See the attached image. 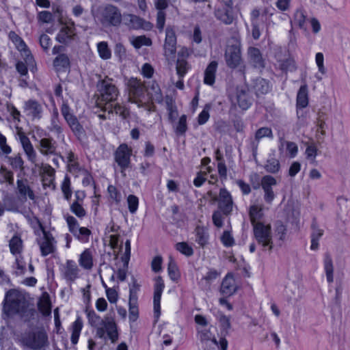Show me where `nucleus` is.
<instances>
[{
  "mask_svg": "<svg viewBox=\"0 0 350 350\" xmlns=\"http://www.w3.org/2000/svg\"><path fill=\"white\" fill-rule=\"evenodd\" d=\"M167 273L171 280L177 282L180 278V273L175 261L171 259L167 266Z\"/></svg>",
  "mask_w": 350,
  "mask_h": 350,
  "instance_id": "obj_45",
  "label": "nucleus"
},
{
  "mask_svg": "<svg viewBox=\"0 0 350 350\" xmlns=\"http://www.w3.org/2000/svg\"><path fill=\"white\" fill-rule=\"evenodd\" d=\"M128 208L131 213H135L137 211L139 206V198L133 194H131L127 198Z\"/></svg>",
  "mask_w": 350,
  "mask_h": 350,
  "instance_id": "obj_57",
  "label": "nucleus"
},
{
  "mask_svg": "<svg viewBox=\"0 0 350 350\" xmlns=\"http://www.w3.org/2000/svg\"><path fill=\"white\" fill-rule=\"evenodd\" d=\"M274 233L275 236L278 238V241H281L280 246L286 240L287 235V226L280 220L275 221L274 224Z\"/></svg>",
  "mask_w": 350,
  "mask_h": 350,
  "instance_id": "obj_38",
  "label": "nucleus"
},
{
  "mask_svg": "<svg viewBox=\"0 0 350 350\" xmlns=\"http://www.w3.org/2000/svg\"><path fill=\"white\" fill-rule=\"evenodd\" d=\"M233 208V200L230 193L226 188H221L219 193L218 209L224 215L231 214Z\"/></svg>",
  "mask_w": 350,
  "mask_h": 350,
  "instance_id": "obj_13",
  "label": "nucleus"
},
{
  "mask_svg": "<svg viewBox=\"0 0 350 350\" xmlns=\"http://www.w3.org/2000/svg\"><path fill=\"white\" fill-rule=\"evenodd\" d=\"M59 271L62 278L70 284L79 277V269L73 260H67L66 264L60 267Z\"/></svg>",
  "mask_w": 350,
  "mask_h": 350,
  "instance_id": "obj_11",
  "label": "nucleus"
},
{
  "mask_svg": "<svg viewBox=\"0 0 350 350\" xmlns=\"http://www.w3.org/2000/svg\"><path fill=\"white\" fill-rule=\"evenodd\" d=\"M252 227L254 237L257 243L262 246L263 250L271 251L273 248V242L271 225L259 221Z\"/></svg>",
  "mask_w": 350,
  "mask_h": 350,
  "instance_id": "obj_4",
  "label": "nucleus"
},
{
  "mask_svg": "<svg viewBox=\"0 0 350 350\" xmlns=\"http://www.w3.org/2000/svg\"><path fill=\"white\" fill-rule=\"evenodd\" d=\"M79 263L85 269H90L93 267L92 252L89 249L85 250L80 255Z\"/></svg>",
  "mask_w": 350,
  "mask_h": 350,
  "instance_id": "obj_41",
  "label": "nucleus"
},
{
  "mask_svg": "<svg viewBox=\"0 0 350 350\" xmlns=\"http://www.w3.org/2000/svg\"><path fill=\"white\" fill-rule=\"evenodd\" d=\"M221 241L222 244L226 247H230L234 245V239L231 234L230 231L225 230L224 231L222 235L221 236Z\"/></svg>",
  "mask_w": 350,
  "mask_h": 350,
  "instance_id": "obj_60",
  "label": "nucleus"
},
{
  "mask_svg": "<svg viewBox=\"0 0 350 350\" xmlns=\"http://www.w3.org/2000/svg\"><path fill=\"white\" fill-rule=\"evenodd\" d=\"M17 185V190L20 196L23 198H26L27 196L31 200H34L35 195L33 190L30 188L29 185L27 184V180L26 179H18L16 181Z\"/></svg>",
  "mask_w": 350,
  "mask_h": 350,
  "instance_id": "obj_34",
  "label": "nucleus"
},
{
  "mask_svg": "<svg viewBox=\"0 0 350 350\" xmlns=\"http://www.w3.org/2000/svg\"><path fill=\"white\" fill-rule=\"evenodd\" d=\"M40 252L42 256H46L50 254H53L55 250L54 243L49 241H42L40 245Z\"/></svg>",
  "mask_w": 350,
  "mask_h": 350,
  "instance_id": "obj_55",
  "label": "nucleus"
},
{
  "mask_svg": "<svg viewBox=\"0 0 350 350\" xmlns=\"http://www.w3.org/2000/svg\"><path fill=\"white\" fill-rule=\"evenodd\" d=\"M139 318L138 304L129 303V319L130 322H135Z\"/></svg>",
  "mask_w": 350,
  "mask_h": 350,
  "instance_id": "obj_59",
  "label": "nucleus"
},
{
  "mask_svg": "<svg viewBox=\"0 0 350 350\" xmlns=\"http://www.w3.org/2000/svg\"><path fill=\"white\" fill-rule=\"evenodd\" d=\"M20 315L24 318L25 322H29L35 319L36 315V310L35 308H29V304L25 306V310L24 312H21Z\"/></svg>",
  "mask_w": 350,
  "mask_h": 350,
  "instance_id": "obj_61",
  "label": "nucleus"
},
{
  "mask_svg": "<svg viewBox=\"0 0 350 350\" xmlns=\"http://www.w3.org/2000/svg\"><path fill=\"white\" fill-rule=\"evenodd\" d=\"M277 61L278 62L280 70L284 73L286 74L288 72H295L297 68L296 62L293 58L288 57L284 59H277Z\"/></svg>",
  "mask_w": 350,
  "mask_h": 350,
  "instance_id": "obj_36",
  "label": "nucleus"
},
{
  "mask_svg": "<svg viewBox=\"0 0 350 350\" xmlns=\"http://www.w3.org/2000/svg\"><path fill=\"white\" fill-rule=\"evenodd\" d=\"M122 21L126 26L132 29H142L146 31H150L153 27V25L150 22L146 21L144 18L133 14L124 13Z\"/></svg>",
  "mask_w": 350,
  "mask_h": 350,
  "instance_id": "obj_10",
  "label": "nucleus"
},
{
  "mask_svg": "<svg viewBox=\"0 0 350 350\" xmlns=\"http://www.w3.org/2000/svg\"><path fill=\"white\" fill-rule=\"evenodd\" d=\"M251 90L253 91L256 96L267 94L272 88L271 82L262 77H256L252 79L250 85Z\"/></svg>",
  "mask_w": 350,
  "mask_h": 350,
  "instance_id": "obj_17",
  "label": "nucleus"
},
{
  "mask_svg": "<svg viewBox=\"0 0 350 350\" xmlns=\"http://www.w3.org/2000/svg\"><path fill=\"white\" fill-rule=\"evenodd\" d=\"M60 110L62 115L75 137L77 140L82 141L86 135L85 130L83 126L79 121L77 117L72 112V109L69 105L66 103H64Z\"/></svg>",
  "mask_w": 350,
  "mask_h": 350,
  "instance_id": "obj_3",
  "label": "nucleus"
},
{
  "mask_svg": "<svg viewBox=\"0 0 350 350\" xmlns=\"http://www.w3.org/2000/svg\"><path fill=\"white\" fill-rule=\"evenodd\" d=\"M175 249L187 257H190L193 254V249L187 242H178L175 245Z\"/></svg>",
  "mask_w": 350,
  "mask_h": 350,
  "instance_id": "obj_52",
  "label": "nucleus"
},
{
  "mask_svg": "<svg viewBox=\"0 0 350 350\" xmlns=\"http://www.w3.org/2000/svg\"><path fill=\"white\" fill-rule=\"evenodd\" d=\"M218 63L216 61L211 62L204 71V83L208 85H212L215 81V75L217 69Z\"/></svg>",
  "mask_w": 350,
  "mask_h": 350,
  "instance_id": "obj_33",
  "label": "nucleus"
},
{
  "mask_svg": "<svg viewBox=\"0 0 350 350\" xmlns=\"http://www.w3.org/2000/svg\"><path fill=\"white\" fill-rule=\"evenodd\" d=\"M19 139L21 146L25 154H27L28 159L31 162H34L36 159V152L29 138L24 133H21L19 135Z\"/></svg>",
  "mask_w": 350,
  "mask_h": 350,
  "instance_id": "obj_29",
  "label": "nucleus"
},
{
  "mask_svg": "<svg viewBox=\"0 0 350 350\" xmlns=\"http://www.w3.org/2000/svg\"><path fill=\"white\" fill-rule=\"evenodd\" d=\"M166 109L168 113V120L171 123H174L178 115V109L175 104L174 100L171 96H167L165 98Z\"/></svg>",
  "mask_w": 350,
  "mask_h": 350,
  "instance_id": "obj_35",
  "label": "nucleus"
},
{
  "mask_svg": "<svg viewBox=\"0 0 350 350\" xmlns=\"http://www.w3.org/2000/svg\"><path fill=\"white\" fill-rule=\"evenodd\" d=\"M323 264L327 281L328 283H332L334 282V266L332 258L328 253L325 254Z\"/></svg>",
  "mask_w": 350,
  "mask_h": 350,
  "instance_id": "obj_37",
  "label": "nucleus"
},
{
  "mask_svg": "<svg viewBox=\"0 0 350 350\" xmlns=\"http://www.w3.org/2000/svg\"><path fill=\"white\" fill-rule=\"evenodd\" d=\"M124 83L129 94L133 98H139L144 96V87L140 80L137 78L124 77Z\"/></svg>",
  "mask_w": 350,
  "mask_h": 350,
  "instance_id": "obj_15",
  "label": "nucleus"
},
{
  "mask_svg": "<svg viewBox=\"0 0 350 350\" xmlns=\"http://www.w3.org/2000/svg\"><path fill=\"white\" fill-rule=\"evenodd\" d=\"M215 16L225 25H230L234 19L233 8H218L215 10Z\"/></svg>",
  "mask_w": 350,
  "mask_h": 350,
  "instance_id": "obj_26",
  "label": "nucleus"
},
{
  "mask_svg": "<svg viewBox=\"0 0 350 350\" xmlns=\"http://www.w3.org/2000/svg\"><path fill=\"white\" fill-rule=\"evenodd\" d=\"M273 132L271 128L265 126L256 130L254 135V140L250 143L252 155L256 158L259 142L263 137L273 138Z\"/></svg>",
  "mask_w": 350,
  "mask_h": 350,
  "instance_id": "obj_19",
  "label": "nucleus"
},
{
  "mask_svg": "<svg viewBox=\"0 0 350 350\" xmlns=\"http://www.w3.org/2000/svg\"><path fill=\"white\" fill-rule=\"evenodd\" d=\"M99 56L103 59H108L111 56V52L106 42H100L97 44Z\"/></svg>",
  "mask_w": 350,
  "mask_h": 350,
  "instance_id": "obj_53",
  "label": "nucleus"
},
{
  "mask_svg": "<svg viewBox=\"0 0 350 350\" xmlns=\"http://www.w3.org/2000/svg\"><path fill=\"white\" fill-rule=\"evenodd\" d=\"M189 68V64L185 59H178L176 62V72L179 79H183L185 77Z\"/></svg>",
  "mask_w": 350,
  "mask_h": 350,
  "instance_id": "obj_54",
  "label": "nucleus"
},
{
  "mask_svg": "<svg viewBox=\"0 0 350 350\" xmlns=\"http://www.w3.org/2000/svg\"><path fill=\"white\" fill-rule=\"evenodd\" d=\"M286 150L287 152L288 157L293 159L297 155L298 146L295 142L286 141Z\"/></svg>",
  "mask_w": 350,
  "mask_h": 350,
  "instance_id": "obj_64",
  "label": "nucleus"
},
{
  "mask_svg": "<svg viewBox=\"0 0 350 350\" xmlns=\"http://www.w3.org/2000/svg\"><path fill=\"white\" fill-rule=\"evenodd\" d=\"M24 110L28 111L27 115L33 119L40 120L42 118L43 111L42 107L38 101L34 99H29L25 102Z\"/></svg>",
  "mask_w": 350,
  "mask_h": 350,
  "instance_id": "obj_25",
  "label": "nucleus"
},
{
  "mask_svg": "<svg viewBox=\"0 0 350 350\" xmlns=\"http://www.w3.org/2000/svg\"><path fill=\"white\" fill-rule=\"evenodd\" d=\"M18 296V292L16 289H10L5 293L2 316L5 315L8 318L12 314H20L21 312H24L27 301L24 299L17 298ZM3 318L5 319L4 317Z\"/></svg>",
  "mask_w": 350,
  "mask_h": 350,
  "instance_id": "obj_2",
  "label": "nucleus"
},
{
  "mask_svg": "<svg viewBox=\"0 0 350 350\" xmlns=\"http://www.w3.org/2000/svg\"><path fill=\"white\" fill-rule=\"evenodd\" d=\"M92 232L90 229L86 227H80L79 228L76 233L75 232L72 235L81 243H88L90 240V236L91 235Z\"/></svg>",
  "mask_w": 350,
  "mask_h": 350,
  "instance_id": "obj_46",
  "label": "nucleus"
},
{
  "mask_svg": "<svg viewBox=\"0 0 350 350\" xmlns=\"http://www.w3.org/2000/svg\"><path fill=\"white\" fill-rule=\"evenodd\" d=\"M196 242L202 247L204 248L209 242L210 235L208 230L204 226H197L195 229Z\"/></svg>",
  "mask_w": 350,
  "mask_h": 350,
  "instance_id": "obj_31",
  "label": "nucleus"
},
{
  "mask_svg": "<svg viewBox=\"0 0 350 350\" xmlns=\"http://www.w3.org/2000/svg\"><path fill=\"white\" fill-rule=\"evenodd\" d=\"M224 57L228 68L231 69L238 68L241 62V49L235 44L228 46L224 53Z\"/></svg>",
  "mask_w": 350,
  "mask_h": 350,
  "instance_id": "obj_12",
  "label": "nucleus"
},
{
  "mask_svg": "<svg viewBox=\"0 0 350 350\" xmlns=\"http://www.w3.org/2000/svg\"><path fill=\"white\" fill-rule=\"evenodd\" d=\"M64 219L66 220L69 232L73 234L76 233L77 230L80 228L77 219L72 215L68 213L64 215Z\"/></svg>",
  "mask_w": 350,
  "mask_h": 350,
  "instance_id": "obj_50",
  "label": "nucleus"
},
{
  "mask_svg": "<svg viewBox=\"0 0 350 350\" xmlns=\"http://www.w3.org/2000/svg\"><path fill=\"white\" fill-rule=\"evenodd\" d=\"M249 63L256 69L260 71L265 67V60L259 49L250 46L247 50Z\"/></svg>",
  "mask_w": 350,
  "mask_h": 350,
  "instance_id": "obj_18",
  "label": "nucleus"
},
{
  "mask_svg": "<svg viewBox=\"0 0 350 350\" xmlns=\"http://www.w3.org/2000/svg\"><path fill=\"white\" fill-rule=\"evenodd\" d=\"M101 16L103 24L113 27L119 26L123 18L120 9L112 4H107L105 6L102 11Z\"/></svg>",
  "mask_w": 350,
  "mask_h": 350,
  "instance_id": "obj_7",
  "label": "nucleus"
},
{
  "mask_svg": "<svg viewBox=\"0 0 350 350\" xmlns=\"http://www.w3.org/2000/svg\"><path fill=\"white\" fill-rule=\"evenodd\" d=\"M277 185L276 179L270 176L266 175L262 178L261 187L264 191V200L266 203L271 204L275 198L272 187Z\"/></svg>",
  "mask_w": 350,
  "mask_h": 350,
  "instance_id": "obj_14",
  "label": "nucleus"
},
{
  "mask_svg": "<svg viewBox=\"0 0 350 350\" xmlns=\"http://www.w3.org/2000/svg\"><path fill=\"white\" fill-rule=\"evenodd\" d=\"M46 136L40 140V152L44 155L56 154L57 143V142L46 133Z\"/></svg>",
  "mask_w": 350,
  "mask_h": 350,
  "instance_id": "obj_22",
  "label": "nucleus"
},
{
  "mask_svg": "<svg viewBox=\"0 0 350 350\" xmlns=\"http://www.w3.org/2000/svg\"><path fill=\"white\" fill-rule=\"evenodd\" d=\"M308 87L304 83L301 85L297 92L296 98V111L297 116H299L301 109L306 108L308 105Z\"/></svg>",
  "mask_w": 350,
  "mask_h": 350,
  "instance_id": "obj_23",
  "label": "nucleus"
},
{
  "mask_svg": "<svg viewBox=\"0 0 350 350\" xmlns=\"http://www.w3.org/2000/svg\"><path fill=\"white\" fill-rule=\"evenodd\" d=\"M187 116L183 114L178 119L177 123L174 126V131L178 137L185 136L188 130L187 126Z\"/></svg>",
  "mask_w": 350,
  "mask_h": 350,
  "instance_id": "obj_40",
  "label": "nucleus"
},
{
  "mask_svg": "<svg viewBox=\"0 0 350 350\" xmlns=\"http://www.w3.org/2000/svg\"><path fill=\"white\" fill-rule=\"evenodd\" d=\"M97 88L103 100L107 102L115 101L119 95V90L113 83V79L108 77L98 81Z\"/></svg>",
  "mask_w": 350,
  "mask_h": 350,
  "instance_id": "obj_6",
  "label": "nucleus"
},
{
  "mask_svg": "<svg viewBox=\"0 0 350 350\" xmlns=\"http://www.w3.org/2000/svg\"><path fill=\"white\" fill-rule=\"evenodd\" d=\"M109 198L116 205H119L122 202V194L120 191L113 185H109L107 187Z\"/></svg>",
  "mask_w": 350,
  "mask_h": 350,
  "instance_id": "obj_48",
  "label": "nucleus"
},
{
  "mask_svg": "<svg viewBox=\"0 0 350 350\" xmlns=\"http://www.w3.org/2000/svg\"><path fill=\"white\" fill-rule=\"evenodd\" d=\"M70 211L78 218L83 219L87 215V212L82 204L78 202H73L70 206Z\"/></svg>",
  "mask_w": 350,
  "mask_h": 350,
  "instance_id": "obj_49",
  "label": "nucleus"
},
{
  "mask_svg": "<svg viewBox=\"0 0 350 350\" xmlns=\"http://www.w3.org/2000/svg\"><path fill=\"white\" fill-rule=\"evenodd\" d=\"M262 208L256 205H252L249 210V216L252 226L258 224L263 217Z\"/></svg>",
  "mask_w": 350,
  "mask_h": 350,
  "instance_id": "obj_43",
  "label": "nucleus"
},
{
  "mask_svg": "<svg viewBox=\"0 0 350 350\" xmlns=\"http://www.w3.org/2000/svg\"><path fill=\"white\" fill-rule=\"evenodd\" d=\"M306 16L302 10H297L294 15V21L300 29H303L305 25Z\"/></svg>",
  "mask_w": 350,
  "mask_h": 350,
  "instance_id": "obj_62",
  "label": "nucleus"
},
{
  "mask_svg": "<svg viewBox=\"0 0 350 350\" xmlns=\"http://www.w3.org/2000/svg\"><path fill=\"white\" fill-rule=\"evenodd\" d=\"M220 274L221 273L215 269H208V271L206 275L202 278L200 283L203 284L204 282L205 286L206 288H210L212 282L215 281L220 275Z\"/></svg>",
  "mask_w": 350,
  "mask_h": 350,
  "instance_id": "obj_44",
  "label": "nucleus"
},
{
  "mask_svg": "<svg viewBox=\"0 0 350 350\" xmlns=\"http://www.w3.org/2000/svg\"><path fill=\"white\" fill-rule=\"evenodd\" d=\"M7 111L10 113V116L13 118L14 122H21V112L16 109V107L11 103L6 104Z\"/></svg>",
  "mask_w": 350,
  "mask_h": 350,
  "instance_id": "obj_63",
  "label": "nucleus"
},
{
  "mask_svg": "<svg viewBox=\"0 0 350 350\" xmlns=\"http://www.w3.org/2000/svg\"><path fill=\"white\" fill-rule=\"evenodd\" d=\"M85 312L87 315L88 323L91 327H97L100 325L105 326L107 334L111 342L114 343L118 340L119 336L118 325L113 317L105 316L103 319L94 310H88V308H86Z\"/></svg>",
  "mask_w": 350,
  "mask_h": 350,
  "instance_id": "obj_1",
  "label": "nucleus"
},
{
  "mask_svg": "<svg viewBox=\"0 0 350 350\" xmlns=\"http://www.w3.org/2000/svg\"><path fill=\"white\" fill-rule=\"evenodd\" d=\"M237 291V286L235 284V281L233 275L231 273H228L221 282L219 292L226 297H230L233 295Z\"/></svg>",
  "mask_w": 350,
  "mask_h": 350,
  "instance_id": "obj_20",
  "label": "nucleus"
},
{
  "mask_svg": "<svg viewBox=\"0 0 350 350\" xmlns=\"http://www.w3.org/2000/svg\"><path fill=\"white\" fill-rule=\"evenodd\" d=\"M220 323L221 332L224 334H227L228 330L231 327L230 318L225 314H221L219 319Z\"/></svg>",
  "mask_w": 350,
  "mask_h": 350,
  "instance_id": "obj_58",
  "label": "nucleus"
},
{
  "mask_svg": "<svg viewBox=\"0 0 350 350\" xmlns=\"http://www.w3.org/2000/svg\"><path fill=\"white\" fill-rule=\"evenodd\" d=\"M10 250L14 256L21 255L23 251V241L20 236L14 235L9 242Z\"/></svg>",
  "mask_w": 350,
  "mask_h": 350,
  "instance_id": "obj_39",
  "label": "nucleus"
},
{
  "mask_svg": "<svg viewBox=\"0 0 350 350\" xmlns=\"http://www.w3.org/2000/svg\"><path fill=\"white\" fill-rule=\"evenodd\" d=\"M82 328L83 321L80 317H77L72 325L70 340L73 345H76L78 342Z\"/></svg>",
  "mask_w": 350,
  "mask_h": 350,
  "instance_id": "obj_42",
  "label": "nucleus"
},
{
  "mask_svg": "<svg viewBox=\"0 0 350 350\" xmlns=\"http://www.w3.org/2000/svg\"><path fill=\"white\" fill-rule=\"evenodd\" d=\"M53 65L56 72H66L70 68V61L66 54L60 53L53 59Z\"/></svg>",
  "mask_w": 350,
  "mask_h": 350,
  "instance_id": "obj_28",
  "label": "nucleus"
},
{
  "mask_svg": "<svg viewBox=\"0 0 350 350\" xmlns=\"http://www.w3.org/2000/svg\"><path fill=\"white\" fill-rule=\"evenodd\" d=\"M22 341L25 346L33 350H44L49 345L48 336L44 329L25 333Z\"/></svg>",
  "mask_w": 350,
  "mask_h": 350,
  "instance_id": "obj_5",
  "label": "nucleus"
},
{
  "mask_svg": "<svg viewBox=\"0 0 350 350\" xmlns=\"http://www.w3.org/2000/svg\"><path fill=\"white\" fill-rule=\"evenodd\" d=\"M266 172L270 174H276L280 170V163L279 160L275 157V150H271L269 154L266 163L264 166Z\"/></svg>",
  "mask_w": 350,
  "mask_h": 350,
  "instance_id": "obj_32",
  "label": "nucleus"
},
{
  "mask_svg": "<svg viewBox=\"0 0 350 350\" xmlns=\"http://www.w3.org/2000/svg\"><path fill=\"white\" fill-rule=\"evenodd\" d=\"M132 149L125 143L120 144L113 153L114 161L124 172L131 165Z\"/></svg>",
  "mask_w": 350,
  "mask_h": 350,
  "instance_id": "obj_8",
  "label": "nucleus"
},
{
  "mask_svg": "<svg viewBox=\"0 0 350 350\" xmlns=\"http://www.w3.org/2000/svg\"><path fill=\"white\" fill-rule=\"evenodd\" d=\"M154 294H153V309L154 318L157 321L161 316V299L165 288V283L161 276L159 275L154 278Z\"/></svg>",
  "mask_w": 350,
  "mask_h": 350,
  "instance_id": "obj_9",
  "label": "nucleus"
},
{
  "mask_svg": "<svg viewBox=\"0 0 350 350\" xmlns=\"http://www.w3.org/2000/svg\"><path fill=\"white\" fill-rule=\"evenodd\" d=\"M311 234H310V238H311V245H310V250H317L319 248V241L320 239L323 235V230L321 229L318 225L317 219L314 217L312 221L311 224Z\"/></svg>",
  "mask_w": 350,
  "mask_h": 350,
  "instance_id": "obj_27",
  "label": "nucleus"
},
{
  "mask_svg": "<svg viewBox=\"0 0 350 350\" xmlns=\"http://www.w3.org/2000/svg\"><path fill=\"white\" fill-rule=\"evenodd\" d=\"M152 44V40L145 36H137L133 43L134 47L136 49H139L143 46H150Z\"/></svg>",
  "mask_w": 350,
  "mask_h": 350,
  "instance_id": "obj_56",
  "label": "nucleus"
},
{
  "mask_svg": "<svg viewBox=\"0 0 350 350\" xmlns=\"http://www.w3.org/2000/svg\"><path fill=\"white\" fill-rule=\"evenodd\" d=\"M9 38L12 41V42L17 46V49L18 50L24 52L26 56L25 62L27 63H29L32 60H33V57L31 55V51L28 49L27 44L17 33H16L13 31H11L9 33Z\"/></svg>",
  "mask_w": 350,
  "mask_h": 350,
  "instance_id": "obj_24",
  "label": "nucleus"
},
{
  "mask_svg": "<svg viewBox=\"0 0 350 350\" xmlns=\"http://www.w3.org/2000/svg\"><path fill=\"white\" fill-rule=\"evenodd\" d=\"M200 332V340L202 342H211L220 350H227L228 341L225 338H221L218 342L215 337H212V333L208 329H202Z\"/></svg>",
  "mask_w": 350,
  "mask_h": 350,
  "instance_id": "obj_21",
  "label": "nucleus"
},
{
  "mask_svg": "<svg viewBox=\"0 0 350 350\" xmlns=\"http://www.w3.org/2000/svg\"><path fill=\"white\" fill-rule=\"evenodd\" d=\"M212 108V104L211 103H208L205 104L202 111L198 114L197 117L198 124L199 125L205 124L210 118V110Z\"/></svg>",
  "mask_w": 350,
  "mask_h": 350,
  "instance_id": "obj_47",
  "label": "nucleus"
},
{
  "mask_svg": "<svg viewBox=\"0 0 350 350\" xmlns=\"http://www.w3.org/2000/svg\"><path fill=\"white\" fill-rule=\"evenodd\" d=\"M113 112L118 114L122 120H126L130 116L129 109L125 106H122L119 103L115 104L113 108L109 111V113Z\"/></svg>",
  "mask_w": 350,
  "mask_h": 350,
  "instance_id": "obj_51",
  "label": "nucleus"
},
{
  "mask_svg": "<svg viewBox=\"0 0 350 350\" xmlns=\"http://www.w3.org/2000/svg\"><path fill=\"white\" fill-rule=\"evenodd\" d=\"M176 36L172 27H167L165 29V38L164 42L165 55L171 56L176 52Z\"/></svg>",
  "mask_w": 350,
  "mask_h": 350,
  "instance_id": "obj_16",
  "label": "nucleus"
},
{
  "mask_svg": "<svg viewBox=\"0 0 350 350\" xmlns=\"http://www.w3.org/2000/svg\"><path fill=\"white\" fill-rule=\"evenodd\" d=\"M236 100L239 107L243 110H247L252 105L251 99L245 88H237Z\"/></svg>",
  "mask_w": 350,
  "mask_h": 350,
  "instance_id": "obj_30",
  "label": "nucleus"
}]
</instances>
